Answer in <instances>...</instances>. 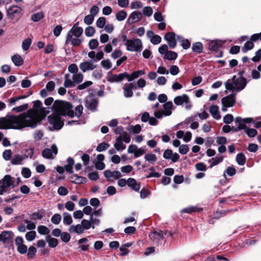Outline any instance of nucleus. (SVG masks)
<instances>
[{
  "instance_id": "obj_58",
  "label": "nucleus",
  "mask_w": 261,
  "mask_h": 261,
  "mask_svg": "<svg viewBox=\"0 0 261 261\" xmlns=\"http://www.w3.org/2000/svg\"><path fill=\"white\" fill-rule=\"evenodd\" d=\"M83 107L82 105H80L77 106L75 108L74 116L79 118L83 114Z\"/></svg>"
},
{
  "instance_id": "obj_59",
  "label": "nucleus",
  "mask_w": 261,
  "mask_h": 261,
  "mask_svg": "<svg viewBox=\"0 0 261 261\" xmlns=\"http://www.w3.org/2000/svg\"><path fill=\"white\" fill-rule=\"evenodd\" d=\"M195 166L198 171H205L207 169L206 165L202 162L197 163Z\"/></svg>"
},
{
  "instance_id": "obj_16",
  "label": "nucleus",
  "mask_w": 261,
  "mask_h": 261,
  "mask_svg": "<svg viewBox=\"0 0 261 261\" xmlns=\"http://www.w3.org/2000/svg\"><path fill=\"white\" fill-rule=\"evenodd\" d=\"M97 67L92 61H86L80 63L79 68L83 72L94 70Z\"/></svg>"
},
{
  "instance_id": "obj_47",
  "label": "nucleus",
  "mask_w": 261,
  "mask_h": 261,
  "mask_svg": "<svg viewBox=\"0 0 261 261\" xmlns=\"http://www.w3.org/2000/svg\"><path fill=\"white\" fill-rule=\"evenodd\" d=\"M245 133L249 137L253 138L257 134V130L254 128H250L247 127L245 129Z\"/></svg>"
},
{
  "instance_id": "obj_37",
  "label": "nucleus",
  "mask_w": 261,
  "mask_h": 261,
  "mask_svg": "<svg viewBox=\"0 0 261 261\" xmlns=\"http://www.w3.org/2000/svg\"><path fill=\"white\" fill-rule=\"evenodd\" d=\"M145 160L150 162L152 164H154L157 160L156 156L153 153H147L144 156Z\"/></svg>"
},
{
  "instance_id": "obj_53",
  "label": "nucleus",
  "mask_w": 261,
  "mask_h": 261,
  "mask_svg": "<svg viewBox=\"0 0 261 261\" xmlns=\"http://www.w3.org/2000/svg\"><path fill=\"white\" fill-rule=\"evenodd\" d=\"M225 173H226L229 176H233L236 173V169L231 166L228 167L224 173V176L225 177Z\"/></svg>"
},
{
  "instance_id": "obj_42",
  "label": "nucleus",
  "mask_w": 261,
  "mask_h": 261,
  "mask_svg": "<svg viewBox=\"0 0 261 261\" xmlns=\"http://www.w3.org/2000/svg\"><path fill=\"white\" fill-rule=\"evenodd\" d=\"M44 17L42 12H39L33 14L31 16V20L34 22H38Z\"/></svg>"
},
{
  "instance_id": "obj_33",
  "label": "nucleus",
  "mask_w": 261,
  "mask_h": 261,
  "mask_svg": "<svg viewBox=\"0 0 261 261\" xmlns=\"http://www.w3.org/2000/svg\"><path fill=\"white\" fill-rule=\"evenodd\" d=\"M223 160V157L222 156H217L215 158H212L209 160V162H211V164L210 165V168H212L213 167L218 165L220 163L222 162Z\"/></svg>"
},
{
  "instance_id": "obj_35",
  "label": "nucleus",
  "mask_w": 261,
  "mask_h": 261,
  "mask_svg": "<svg viewBox=\"0 0 261 261\" xmlns=\"http://www.w3.org/2000/svg\"><path fill=\"white\" fill-rule=\"evenodd\" d=\"M177 39L181 42V45L185 49H187L190 47L191 43L188 39H183L182 37L178 36Z\"/></svg>"
},
{
  "instance_id": "obj_10",
  "label": "nucleus",
  "mask_w": 261,
  "mask_h": 261,
  "mask_svg": "<svg viewBox=\"0 0 261 261\" xmlns=\"http://www.w3.org/2000/svg\"><path fill=\"white\" fill-rule=\"evenodd\" d=\"M252 120V118H242L240 117H237L234 119V123L237 126H232V130L234 132H238L241 129L245 130L247 127L246 124L251 123Z\"/></svg>"
},
{
  "instance_id": "obj_20",
  "label": "nucleus",
  "mask_w": 261,
  "mask_h": 261,
  "mask_svg": "<svg viewBox=\"0 0 261 261\" xmlns=\"http://www.w3.org/2000/svg\"><path fill=\"white\" fill-rule=\"evenodd\" d=\"M83 32V29L82 27H76V25H74L68 32L67 35L80 37L82 35Z\"/></svg>"
},
{
  "instance_id": "obj_30",
  "label": "nucleus",
  "mask_w": 261,
  "mask_h": 261,
  "mask_svg": "<svg viewBox=\"0 0 261 261\" xmlns=\"http://www.w3.org/2000/svg\"><path fill=\"white\" fill-rule=\"evenodd\" d=\"M142 13L139 12H134L129 16L128 20L131 22L140 21L142 18Z\"/></svg>"
},
{
  "instance_id": "obj_34",
  "label": "nucleus",
  "mask_w": 261,
  "mask_h": 261,
  "mask_svg": "<svg viewBox=\"0 0 261 261\" xmlns=\"http://www.w3.org/2000/svg\"><path fill=\"white\" fill-rule=\"evenodd\" d=\"M63 216L64 224L68 225H71L73 222L71 215L67 212H64L63 214Z\"/></svg>"
},
{
  "instance_id": "obj_29",
  "label": "nucleus",
  "mask_w": 261,
  "mask_h": 261,
  "mask_svg": "<svg viewBox=\"0 0 261 261\" xmlns=\"http://www.w3.org/2000/svg\"><path fill=\"white\" fill-rule=\"evenodd\" d=\"M45 241L48 244V246L51 248H55L58 244V240L57 239L52 238L50 235L45 237Z\"/></svg>"
},
{
  "instance_id": "obj_49",
  "label": "nucleus",
  "mask_w": 261,
  "mask_h": 261,
  "mask_svg": "<svg viewBox=\"0 0 261 261\" xmlns=\"http://www.w3.org/2000/svg\"><path fill=\"white\" fill-rule=\"evenodd\" d=\"M62 219L61 216L59 214H54L51 218V222L56 225L59 224Z\"/></svg>"
},
{
  "instance_id": "obj_44",
  "label": "nucleus",
  "mask_w": 261,
  "mask_h": 261,
  "mask_svg": "<svg viewBox=\"0 0 261 261\" xmlns=\"http://www.w3.org/2000/svg\"><path fill=\"white\" fill-rule=\"evenodd\" d=\"M32 42L31 38H28L24 39L22 43V49L24 51L28 50L32 44Z\"/></svg>"
},
{
  "instance_id": "obj_63",
  "label": "nucleus",
  "mask_w": 261,
  "mask_h": 261,
  "mask_svg": "<svg viewBox=\"0 0 261 261\" xmlns=\"http://www.w3.org/2000/svg\"><path fill=\"white\" fill-rule=\"evenodd\" d=\"M94 18V17L93 16L91 15H87L85 17L84 22L85 24L90 25L93 23Z\"/></svg>"
},
{
  "instance_id": "obj_39",
  "label": "nucleus",
  "mask_w": 261,
  "mask_h": 261,
  "mask_svg": "<svg viewBox=\"0 0 261 261\" xmlns=\"http://www.w3.org/2000/svg\"><path fill=\"white\" fill-rule=\"evenodd\" d=\"M177 57V54L175 52L171 50L168 51L164 56V59L168 60H175Z\"/></svg>"
},
{
  "instance_id": "obj_19",
  "label": "nucleus",
  "mask_w": 261,
  "mask_h": 261,
  "mask_svg": "<svg viewBox=\"0 0 261 261\" xmlns=\"http://www.w3.org/2000/svg\"><path fill=\"white\" fill-rule=\"evenodd\" d=\"M14 237L13 233L11 231H4L0 233V242L6 243L11 240Z\"/></svg>"
},
{
  "instance_id": "obj_62",
  "label": "nucleus",
  "mask_w": 261,
  "mask_h": 261,
  "mask_svg": "<svg viewBox=\"0 0 261 261\" xmlns=\"http://www.w3.org/2000/svg\"><path fill=\"white\" fill-rule=\"evenodd\" d=\"M150 41L152 44L156 45L161 43L162 38L158 35H155L154 37L150 40Z\"/></svg>"
},
{
  "instance_id": "obj_4",
  "label": "nucleus",
  "mask_w": 261,
  "mask_h": 261,
  "mask_svg": "<svg viewBox=\"0 0 261 261\" xmlns=\"http://www.w3.org/2000/svg\"><path fill=\"white\" fill-rule=\"evenodd\" d=\"M15 185V178L10 175H6L4 178L0 180V195H3L13 188Z\"/></svg>"
},
{
  "instance_id": "obj_3",
  "label": "nucleus",
  "mask_w": 261,
  "mask_h": 261,
  "mask_svg": "<svg viewBox=\"0 0 261 261\" xmlns=\"http://www.w3.org/2000/svg\"><path fill=\"white\" fill-rule=\"evenodd\" d=\"M247 82L244 77H236L233 76L232 79V83L227 81L225 83V88L230 91H240L242 90L246 86Z\"/></svg>"
},
{
  "instance_id": "obj_48",
  "label": "nucleus",
  "mask_w": 261,
  "mask_h": 261,
  "mask_svg": "<svg viewBox=\"0 0 261 261\" xmlns=\"http://www.w3.org/2000/svg\"><path fill=\"white\" fill-rule=\"evenodd\" d=\"M36 236V233L35 231H30L26 233L25 237L28 241H33Z\"/></svg>"
},
{
  "instance_id": "obj_27",
  "label": "nucleus",
  "mask_w": 261,
  "mask_h": 261,
  "mask_svg": "<svg viewBox=\"0 0 261 261\" xmlns=\"http://www.w3.org/2000/svg\"><path fill=\"white\" fill-rule=\"evenodd\" d=\"M68 230L70 233H76L77 234H81L84 231L81 224L71 225L69 226Z\"/></svg>"
},
{
  "instance_id": "obj_46",
  "label": "nucleus",
  "mask_w": 261,
  "mask_h": 261,
  "mask_svg": "<svg viewBox=\"0 0 261 261\" xmlns=\"http://www.w3.org/2000/svg\"><path fill=\"white\" fill-rule=\"evenodd\" d=\"M38 232L42 235L47 234L49 233V229L44 225H39L37 227Z\"/></svg>"
},
{
  "instance_id": "obj_56",
  "label": "nucleus",
  "mask_w": 261,
  "mask_h": 261,
  "mask_svg": "<svg viewBox=\"0 0 261 261\" xmlns=\"http://www.w3.org/2000/svg\"><path fill=\"white\" fill-rule=\"evenodd\" d=\"M95 32V29L93 27H88L85 31V35L88 37L92 36L94 34Z\"/></svg>"
},
{
  "instance_id": "obj_41",
  "label": "nucleus",
  "mask_w": 261,
  "mask_h": 261,
  "mask_svg": "<svg viewBox=\"0 0 261 261\" xmlns=\"http://www.w3.org/2000/svg\"><path fill=\"white\" fill-rule=\"evenodd\" d=\"M127 13L124 10H120L116 15V18L118 21L124 20L127 17Z\"/></svg>"
},
{
  "instance_id": "obj_51",
  "label": "nucleus",
  "mask_w": 261,
  "mask_h": 261,
  "mask_svg": "<svg viewBox=\"0 0 261 261\" xmlns=\"http://www.w3.org/2000/svg\"><path fill=\"white\" fill-rule=\"evenodd\" d=\"M101 65L103 68L108 70L112 67V64L109 59H107L101 62Z\"/></svg>"
},
{
  "instance_id": "obj_64",
  "label": "nucleus",
  "mask_w": 261,
  "mask_h": 261,
  "mask_svg": "<svg viewBox=\"0 0 261 261\" xmlns=\"http://www.w3.org/2000/svg\"><path fill=\"white\" fill-rule=\"evenodd\" d=\"M189 149L187 145H181L179 147L178 151L182 154H186L189 151Z\"/></svg>"
},
{
  "instance_id": "obj_52",
  "label": "nucleus",
  "mask_w": 261,
  "mask_h": 261,
  "mask_svg": "<svg viewBox=\"0 0 261 261\" xmlns=\"http://www.w3.org/2000/svg\"><path fill=\"white\" fill-rule=\"evenodd\" d=\"M110 146V145L107 143H102L99 144L96 148V150L98 152H101L107 149Z\"/></svg>"
},
{
  "instance_id": "obj_24",
  "label": "nucleus",
  "mask_w": 261,
  "mask_h": 261,
  "mask_svg": "<svg viewBox=\"0 0 261 261\" xmlns=\"http://www.w3.org/2000/svg\"><path fill=\"white\" fill-rule=\"evenodd\" d=\"M114 146L118 151H122L126 148V145L122 141L121 138L118 137L116 139V142L114 144Z\"/></svg>"
},
{
  "instance_id": "obj_28",
  "label": "nucleus",
  "mask_w": 261,
  "mask_h": 261,
  "mask_svg": "<svg viewBox=\"0 0 261 261\" xmlns=\"http://www.w3.org/2000/svg\"><path fill=\"white\" fill-rule=\"evenodd\" d=\"M210 113L214 118L219 120L221 118V115L219 112V107L217 106L213 105L210 107Z\"/></svg>"
},
{
  "instance_id": "obj_11",
  "label": "nucleus",
  "mask_w": 261,
  "mask_h": 261,
  "mask_svg": "<svg viewBox=\"0 0 261 261\" xmlns=\"http://www.w3.org/2000/svg\"><path fill=\"white\" fill-rule=\"evenodd\" d=\"M174 102L177 106L182 105L185 103L186 104L185 107L187 109H190L192 107L189 97L185 94L176 96L174 99Z\"/></svg>"
},
{
  "instance_id": "obj_8",
  "label": "nucleus",
  "mask_w": 261,
  "mask_h": 261,
  "mask_svg": "<svg viewBox=\"0 0 261 261\" xmlns=\"http://www.w3.org/2000/svg\"><path fill=\"white\" fill-rule=\"evenodd\" d=\"M22 9L21 7L16 5H12L9 7L7 10V16L8 18L13 20L18 17L17 20H18L22 15Z\"/></svg>"
},
{
  "instance_id": "obj_36",
  "label": "nucleus",
  "mask_w": 261,
  "mask_h": 261,
  "mask_svg": "<svg viewBox=\"0 0 261 261\" xmlns=\"http://www.w3.org/2000/svg\"><path fill=\"white\" fill-rule=\"evenodd\" d=\"M123 90L124 97L129 98L133 96V90L126 84L124 85Z\"/></svg>"
},
{
  "instance_id": "obj_40",
  "label": "nucleus",
  "mask_w": 261,
  "mask_h": 261,
  "mask_svg": "<svg viewBox=\"0 0 261 261\" xmlns=\"http://www.w3.org/2000/svg\"><path fill=\"white\" fill-rule=\"evenodd\" d=\"M246 160V157L243 153H239L237 154L236 161L239 165L243 166L245 165Z\"/></svg>"
},
{
  "instance_id": "obj_57",
  "label": "nucleus",
  "mask_w": 261,
  "mask_h": 261,
  "mask_svg": "<svg viewBox=\"0 0 261 261\" xmlns=\"http://www.w3.org/2000/svg\"><path fill=\"white\" fill-rule=\"evenodd\" d=\"M96 26L99 28H103L106 24V18L103 17H99L96 21Z\"/></svg>"
},
{
  "instance_id": "obj_6",
  "label": "nucleus",
  "mask_w": 261,
  "mask_h": 261,
  "mask_svg": "<svg viewBox=\"0 0 261 261\" xmlns=\"http://www.w3.org/2000/svg\"><path fill=\"white\" fill-rule=\"evenodd\" d=\"M13 115L7 117L0 118V129H18L17 125L13 121Z\"/></svg>"
},
{
  "instance_id": "obj_1",
  "label": "nucleus",
  "mask_w": 261,
  "mask_h": 261,
  "mask_svg": "<svg viewBox=\"0 0 261 261\" xmlns=\"http://www.w3.org/2000/svg\"><path fill=\"white\" fill-rule=\"evenodd\" d=\"M46 108L42 107V103L40 100L34 102L33 108L26 112L19 115H13V121L16 123L18 129H21L27 127L35 128L38 122L47 115Z\"/></svg>"
},
{
  "instance_id": "obj_9",
  "label": "nucleus",
  "mask_w": 261,
  "mask_h": 261,
  "mask_svg": "<svg viewBox=\"0 0 261 261\" xmlns=\"http://www.w3.org/2000/svg\"><path fill=\"white\" fill-rule=\"evenodd\" d=\"M236 94H231L223 97L221 99L222 111L226 112L228 108L232 107L236 103Z\"/></svg>"
},
{
  "instance_id": "obj_22",
  "label": "nucleus",
  "mask_w": 261,
  "mask_h": 261,
  "mask_svg": "<svg viewBox=\"0 0 261 261\" xmlns=\"http://www.w3.org/2000/svg\"><path fill=\"white\" fill-rule=\"evenodd\" d=\"M104 176L108 178L118 179L121 177V174L118 171H111L109 170H107L104 172Z\"/></svg>"
},
{
  "instance_id": "obj_5",
  "label": "nucleus",
  "mask_w": 261,
  "mask_h": 261,
  "mask_svg": "<svg viewBox=\"0 0 261 261\" xmlns=\"http://www.w3.org/2000/svg\"><path fill=\"white\" fill-rule=\"evenodd\" d=\"M127 51L132 52H140L143 49L142 41L140 39H128L125 43Z\"/></svg>"
},
{
  "instance_id": "obj_45",
  "label": "nucleus",
  "mask_w": 261,
  "mask_h": 261,
  "mask_svg": "<svg viewBox=\"0 0 261 261\" xmlns=\"http://www.w3.org/2000/svg\"><path fill=\"white\" fill-rule=\"evenodd\" d=\"M37 252L36 248L33 246H31L28 249L27 257L29 259H32L34 257Z\"/></svg>"
},
{
  "instance_id": "obj_54",
  "label": "nucleus",
  "mask_w": 261,
  "mask_h": 261,
  "mask_svg": "<svg viewBox=\"0 0 261 261\" xmlns=\"http://www.w3.org/2000/svg\"><path fill=\"white\" fill-rule=\"evenodd\" d=\"M98 40L96 39H92L89 42V47L91 49H94L98 46Z\"/></svg>"
},
{
  "instance_id": "obj_13",
  "label": "nucleus",
  "mask_w": 261,
  "mask_h": 261,
  "mask_svg": "<svg viewBox=\"0 0 261 261\" xmlns=\"http://www.w3.org/2000/svg\"><path fill=\"white\" fill-rule=\"evenodd\" d=\"M128 76L126 72L121 73L118 74H113L109 72L107 76V80L110 83H118L122 81L125 77Z\"/></svg>"
},
{
  "instance_id": "obj_38",
  "label": "nucleus",
  "mask_w": 261,
  "mask_h": 261,
  "mask_svg": "<svg viewBox=\"0 0 261 261\" xmlns=\"http://www.w3.org/2000/svg\"><path fill=\"white\" fill-rule=\"evenodd\" d=\"M192 49L194 53H201L203 50V45L201 43L197 42L193 44Z\"/></svg>"
},
{
  "instance_id": "obj_7",
  "label": "nucleus",
  "mask_w": 261,
  "mask_h": 261,
  "mask_svg": "<svg viewBox=\"0 0 261 261\" xmlns=\"http://www.w3.org/2000/svg\"><path fill=\"white\" fill-rule=\"evenodd\" d=\"M69 74L65 75V81L64 86L66 88H70L74 87L75 85L74 83H80L83 79V74L80 72H77L72 75V79L73 81L69 79Z\"/></svg>"
},
{
  "instance_id": "obj_43",
  "label": "nucleus",
  "mask_w": 261,
  "mask_h": 261,
  "mask_svg": "<svg viewBox=\"0 0 261 261\" xmlns=\"http://www.w3.org/2000/svg\"><path fill=\"white\" fill-rule=\"evenodd\" d=\"M81 225L84 229H89L90 227L93 229L95 228V226L92 225L90 219L89 220L83 219L81 222Z\"/></svg>"
},
{
  "instance_id": "obj_14",
  "label": "nucleus",
  "mask_w": 261,
  "mask_h": 261,
  "mask_svg": "<svg viewBox=\"0 0 261 261\" xmlns=\"http://www.w3.org/2000/svg\"><path fill=\"white\" fill-rule=\"evenodd\" d=\"M164 235H168L170 237L172 236V234L171 232L168 231L163 232L162 231H154L151 232L149 234L150 239L154 243L159 244L160 241L162 240Z\"/></svg>"
},
{
  "instance_id": "obj_2",
  "label": "nucleus",
  "mask_w": 261,
  "mask_h": 261,
  "mask_svg": "<svg viewBox=\"0 0 261 261\" xmlns=\"http://www.w3.org/2000/svg\"><path fill=\"white\" fill-rule=\"evenodd\" d=\"M72 108V105L67 101L56 100L54 102L51 107L53 114L47 119L55 129L59 130L63 127L64 123L61 120L62 116H68L71 118L74 116Z\"/></svg>"
},
{
  "instance_id": "obj_26",
  "label": "nucleus",
  "mask_w": 261,
  "mask_h": 261,
  "mask_svg": "<svg viewBox=\"0 0 261 261\" xmlns=\"http://www.w3.org/2000/svg\"><path fill=\"white\" fill-rule=\"evenodd\" d=\"M127 186L137 192L140 190L141 187L140 184L137 182V181L133 178H128Z\"/></svg>"
},
{
  "instance_id": "obj_21",
  "label": "nucleus",
  "mask_w": 261,
  "mask_h": 261,
  "mask_svg": "<svg viewBox=\"0 0 261 261\" xmlns=\"http://www.w3.org/2000/svg\"><path fill=\"white\" fill-rule=\"evenodd\" d=\"M223 42L221 40H213L208 44V48L212 51H217L222 45Z\"/></svg>"
},
{
  "instance_id": "obj_50",
  "label": "nucleus",
  "mask_w": 261,
  "mask_h": 261,
  "mask_svg": "<svg viewBox=\"0 0 261 261\" xmlns=\"http://www.w3.org/2000/svg\"><path fill=\"white\" fill-rule=\"evenodd\" d=\"M29 107L28 104L25 103L22 105L19 106L17 107L13 108L12 109V111L16 112V113H19L22 112L28 109Z\"/></svg>"
},
{
  "instance_id": "obj_25",
  "label": "nucleus",
  "mask_w": 261,
  "mask_h": 261,
  "mask_svg": "<svg viewBox=\"0 0 261 261\" xmlns=\"http://www.w3.org/2000/svg\"><path fill=\"white\" fill-rule=\"evenodd\" d=\"M25 159V156L20 154H15L12 158L11 163L13 165H22L23 161Z\"/></svg>"
},
{
  "instance_id": "obj_12",
  "label": "nucleus",
  "mask_w": 261,
  "mask_h": 261,
  "mask_svg": "<svg viewBox=\"0 0 261 261\" xmlns=\"http://www.w3.org/2000/svg\"><path fill=\"white\" fill-rule=\"evenodd\" d=\"M57 153V147L55 144H53L50 148H45L42 152V155L45 159L53 160Z\"/></svg>"
},
{
  "instance_id": "obj_60",
  "label": "nucleus",
  "mask_w": 261,
  "mask_h": 261,
  "mask_svg": "<svg viewBox=\"0 0 261 261\" xmlns=\"http://www.w3.org/2000/svg\"><path fill=\"white\" fill-rule=\"evenodd\" d=\"M252 121L251 123H252L254 127L256 128L261 127V118L260 117H256L255 119L252 118Z\"/></svg>"
},
{
  "instance_id": "obj_31",
  "label": "nucleus",
  "mask_w": 261,
  "mask_h": 261,
  "mask_svg": "<svg viewBox=\"0 0 261 261\" xmlns=\"http://www.w3.org/2000/svg\"><path fill=\"white\" fill-rule=\"evenodd\" d=\"M67 164L64 166L65 170L69 173H72L73 171V165L74 163V160L71 158H68L67 160Z\"/></svg>"
},
{
  "instance_id": "obj_17",
  "label": "nucleus",
  "mask_w": 261,
  "mask_h": 261,
  "mask_svg": "<svg viewBox=\"0 0 261 261\" xmlns=\"http://www.w3.org/2000/svg\"><path fill=\"white\" fill-rule=\"evenodd\" d=\"M163 158L167 160H171L172 162H176L179 159V155L177 153H173L171 149H166L163 153Z\"/></svg>"
},
{
  "instance_id": "obj_18",
  "label": "nucleus",
  "mask_w": 261,
  "mask_h": 261,
  "mask_svg": "<svg viewBox=\"0 0 261 261\" xmlns=\"http://www.w3.org/2000/svg\"><path fill=\"white\" fill-rule=\"evenodd\" d=\"M79 38L80 37H76L67 34L66 37V43H70L73 46H78L80 45L83 42V40Z\"/></svg>"
},
{
  "instance_id": "obj_15",
  "label": "nucleus",
  "mask_w": 261,
  "mask_h": 261,
  "mask_svg": "<svg viewBox=\"0 0 261 261\" xmlns=\"http://www.w3.org/2000/svg\"><path fill=\"white\" fill-rule=\"evenodd\" d=\"M98 101L92 96H88L86 100V107L92 111H95L98 106Z\"/></svg>"
},
{
  "instance_id": "obj_23",
  "label": "nucleus",
  "mask_w": 261,
  "mask_h": 261,
  "mask_svg": "<svg viewBox=\"0 0 261 261\" xmlns=\"http://www.w3.org/2000/svg\"><path fill=\"white\" fill-rule=\"evenodd\" d=\"M165 116H169L172 114V110L173 109V103L171 101H168L165 102L163 106Z\"/></svg>"
},
{
  "instance_id": "obj_55",
  "label": "nucleus",
  "mask_w": 261,
  "mask_h": 261,
  "mask_svg": "<svg viewBox=\"0 0 261 261\" xmlns=\"http://www.w3.org/2000/svg\"><path fill=\"white\" fill-rule=\"evenodd\" d=\"M254 44L251 41H247L243 48L244 52H246L247 50H250L253 48Z\"/></svg>"
},
{
  "instance_id": "obj_32",
  "label": "nucleus",
  "mask_w": 261,
  "mask_h": 261,
  "mask_svg": "<svg viewBox=\"0 0 261 261\" xmlns=\"http://www.w3.org/2000/svg\"><path fill=\"white\" fill-rule=\"evenodd\" d=\"M11 60L16 66H20L23 64V60L19 55H15L11 57Z\"/></svg>"
},
{
  "instance_id": "obj_61",
  "label": "nucleus",
  "mask_w": 261,
  "mask_h": 261,
  "mask_svg": "<svg viewBox=\"0 0 261 261\" xmlns=\"http://www.w3.org/2000/svg\"><path fill=\"white\" fill-rule=\"evenodd\" d=\"M22 175L25 178L30 177L31 175V171L30 169L23 167L21 170Z\"/></svg>"
}]
</instances>
